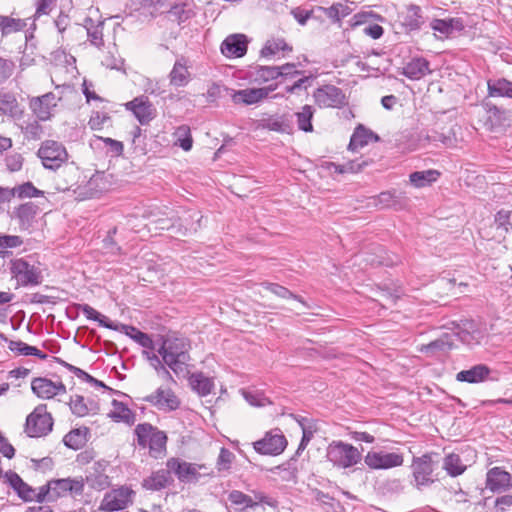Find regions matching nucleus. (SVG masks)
I'll list each match as a JSON object with an SVG mask.
<instances>
[{
    "instance_id": "f257e3e1",
    "label": "nucleus",
    "mask_w": 512,
    "mask_h": 512,
    "mask_svg": "<svg viewBox=\"0 0 512 512\" xmlns=\"http://www.w3.org/2000/svg\"><path fill=\"white\" fill-rule=\"evenodd\" d=\"M160 344L157 352L161 355L163 362L175 373L179 374L184 370V366L190 361L189 351L191 349L190 340L182 335L168 334L160 336Z\"/></svg>"
},
{
    "instance_id": "f03ea898",
    "label": "nucleus",
    "mask_w": 512,
    "mask_h": 512,
    "mask_svg": "<svg viewBox=\"0 0 512 512\" xmlns=\"http://www.w3.org/2000/svg\"><path fill=\"white\" fill-rule=\"evenodd\" d=\"M137 445L141 449H148L151 457L158 459L166 454L168 437L151 423L144 422L136 425L134 429Z\"/></svg>"
},
{
    "instance_id": "7ed1b4c3",
    "label": "nucleus",
    "mask_w": 512,
    "mask_h": 512,
    "mask_svg": "<svg viewBox=\"0 0 512 512\" xmlns=\"http://www.w3.org/2000/svg\"><path fill=\"white\" fill-rule=\"evenodd\" d=\"M439 458L440 455L437 452H427L412 458L410 466L412 470L411 484L414 488L422 491L424 487H428L435 482L433 472L439 465Z\"/></svg>"
},
{
    "instance_id": "20e7f679",
    "label": "nucleus",
    "mask_w": 512,
    "mask_h": 512,
    "mask_svg": "<svg viewBox=\"0 0 512 512\" xmlns=\"http://www.w3.org/2000/svg\"><path fill=\"white\" fill-rule=\"evenodd\" d=\"M326 457L334 466L346 469L357 465L362 459V454L352 444L334 440L327 447Z\"/></svg>"
},
{
    "instance_id": "39448f33",
    "label": "nucleus",
    "mask_w": 512,
    "mask_h": 512,
    "mask_svg": "<svg viewBox=\"0 0 512 512\" xmlns=\"http://www.w3.org/2000/svg\"><path fill=\"white\" fill-rule=\"evenodd\" d=\"M9 270L12 278L16 279L17 285L21 287L38 286L43 281L41 269L24 258L12 259Z\"/></svg>"
},
{
    "instance_id": "423d86ee",
    "label": "nucleus",
    "mask_w": 512,
    "mask_h": 512,
    "mask_svg": "<svg viewBox=\"0 0 512 512\" xmlns=\"http://www.w3.org/2000/svg\"><path fill=\"white\" fill-rule=\"evenodd\" d=\"M52 428L53 418L47 412L46 404H39L27 416L24 431L29 437H42L50 433Z\"/></svg>"
},
{
    "instance_id": "0eeeda50",
    "label": "nucleus",
    "mask_w": 512,
    "mask_h": 512,
    "mask_svg": "<svg viewBox=\"0 0 512 512\" xmlns=\"http://www.w3.org/2000/svg\"><path fill=\"white\" fill-rule=\"evenodd\" d=\"M44 168L49 170H57L68 160V153L63 144L53 141H44L37 152Z\"/></svg>"
},
{
    "instance_id": "6e6552de",
    "label": "nucleus",
    "mask_w": 512,
    "mask_h": 512,
    "mask_svg": "<svg viewBox=\"0 0 512 512\" xmlns=\"http://www.w3.org/2000/svg\"><path fill=\"white\" fill-rule=\"evenodd\" d=\"M313 98L320 108H342L348 104L343 90L331 84L317 88L313 93Z\"/></svg>"
},
{
    "instance_id": "1a4fd4ad",
    "label": "nucleus",
    "mask_w": 512,
    "mask_h": 512,
    "mask_svg": "<svg viewBox=\"0 0 512 512\" xmlns=\"http://www.w3.org/2000/svg\"><path fill=\"white\" fill-rule=\"evenodd\" d=\"M166 467L174 473L177 479L182 483H197L201 474L200 469L205 468L203 464L186 462L180 458L172 457L166 462Z\"/></svg>"
},
{
    "instance_id": "9d476101",
    "label": "nucleus",
    "mask_w": 512,
    "mask_h": 512,
    "mask_svg": "<svg viewBox=\"0 0 512 512\" xmlns=\"http://www.w3.org/2000/svg\"><path fill=\"white\" fill-rule=\"evenodd\" d=\"M160 411L172 412L180 407L181 401L171 388L159 387L150 395L142 398Z\"/></svg>"
},
{
    "instance_id": "9b49d317",
    "label": "nucleus",
    "mask_w": 512,
    "mask_h": 512,
    "mask_svg": "<svg viewBox=\"0 0 512 512\" xmlns=\"http://www.w3.org/2000/svg\"><path fill=\"white\" fill-rule=\"evenodd\" d=\"M202 215L197 211H188L175 219L170 225H161V229L171 230L173 233L186 236L195 233L201 227Z\"/></svg>"
},
{
    "instance_id": "f8f14e48",
    "label": "nucleus",
    "mask_w": 512,
    "mask_h": 512,
    "mask_svg": "<svg viewBox=\"0 0 512 512\" xmlns=\"http://www.w3.org/2000/svg\"><path fill=\"white\" fill-rule=\"evenodd\" d=\"M286 446L287 440L280 430H276L275 433L273 431L267 432L262 439L253 443L255 451L262 455H279Z\"/></svg>"
},
{
    "instance_id": "ddd939ff",
    "label": "nucleus",
    "mask_w": 512,
    "mask_h": 512,
    "mask_svg": "<svg viewBox=\"0 0 512 512\" xmlns=\"http://www.w3.org/2000/svg\"><path fill=\"white\" fill-rule=\"evenodd\" d=\"M365 464L374 470H386L402 466L404 457L402 453L368 452L364 457Z\"/></svg>"
},
{
    "instance_id": "4468645a",
    "label": "nucleus",
    "mask_w": 512,
    "mask_h": 512,
    "mask_svg": "<svg viewBox=\"0 0 512 512\" xmlns=\"http://www.w3.org/2000/svg\"><path fill=\"white\" fill-rule=\"evenodd\" d=\"M125 108L131 111L141 125L149 124L156 116L157 110L147 96L141 95L125 103Z\"/></svg>"
},
{
    "instance_id": "2eb2a0df",
    "label": "nucleus",
    "mask_w": 512,
    "mask_h": 512,
    "mask_svg": "<svg viewBox=\"0 0 512 512\" xmlns=\"http://www.w3.org/2000/svg\"><path fill=\"white\" fill-rule=\"evenodd\" d=\"M486 489L493 493H503L512 488V476L502 467H493L486 473Z\"/></svg>"
},
{
    "instance_id": "dca6fc26",
    "label": "nucleus",
    "mask_w": 512,
    "mask_h": 512,
    "mask_svg": "<svg viewBox=\"0 0 512 512\" xmlns=\"http://www.w3.org/2000/svg\"><path fill=\"white\" fill-rule=\"evenodd\" d=\"M276 89V85H270L262 88H247L242 90H232V100L235 104L252 105L260 102Z\"/></svg>"
},
{
    "instance_id": "f3484780",
    "label": "nucleus",
    "mask_w": 512,
    "mask_h": 512,
    "mask_svg": "<svg viewBox=\"0 0 512 512\" xmlns=\"http://www.w3.org/2000/svg\"><path fill=\"white\" fill-rule=\"evenodd\" d=\"M52 501H57L60 497L65 496L68 492L76 495H81L84 491V479H52Z\"/></svg>"
},
{
    "instance_id": "a211bd4d",
    "label": "nucleus",
    "mask_w": 512,
    "mask_h": 512,
    "mask_svg": "<svg viewBox=\"0 0 512 512\" xmlns=\"http://www.w3.org/2000/svg\"><path fill=\"white\" fill-rule=\"evenodd\" d=\"M130 491L120 488L112 490L104 495L100 504V510L105 512H117L127 508L130 502Z\"/></svg>"
},
{
    "instance_id": "6ab92c4d",
    "label": "nucleus",
    "mask_w": 512,
    "mask_h": 512,
    "mask_svg": "<svg viewBox=\"0 0 512 512\" xmlns=\"http://www.w3.org/2000/svg\"><path fill=\"white\" fill-rule=\"evenodd\" d=\"M248 38L244 34H232L224 39L221 52L226 57H243L247 52Z\"/></svg>"
},
{
    "instance_id": "aec40b11",
    "label": "nucleus",
    "mask_w": 512,
    "mask_h": 512,
    "mask_svg": "<svg viewBox=\"0 0 512 512\" xmlns=\"http://www.w3.org/2000/svg\"><path fill=\"white\" fill-rule=\"evenodd\" d=\"M55 99V94L48 92L30 100V109L38 120L47 121L51 118V109L56 106Z\"/></svg>"
},
{
    "instance_id": "412c9836",
    "label": "nucleus",
    "mask_w": 512,
    "mask_h": 512,
    "mask_svg": "<svg viewBox=\"0 0 512 512\" xmlns=\"http://www.w3.org/2000/svg\"><path fill=\"white\" fill-rule=\"evenodd\" d=\"M370 141H380L379 135L363 124H358L350 137L347 149L351 152H356L358 149L366 146Z\"/></svg>"
},
{
    "instance_id": "4be33fe9",
    "label": "nucleus",
    "mask_w": 512,
    "mask_h": 512,
    "mask_svg": "<svg viewBox=\"0 0 512 512\" xmlns=\"http://www.w3.org/2000/svg\"><path fill=\"white\" fill-rule=\"evenodd\" d=\"M373 203L381 209L393 208L395 210L402 209L406 204V197L403 192L397 190H388L379 193L373 197Z\"/></svg>"
},
{
    "instance_id": "5701e85b",
    "label": "nucleus",
    "mask_w": 512,
    "mask_h": 512,
    "mask_svg": "<svg viewBox=\"0 0 512 512\" xmlns=\"http://www.w3.org/2000/svg\"><path fill=\"white\" fill-rule=\"evenodd\" d=\"M174 479L171 476L170 469H159L151 473L150 476L145 478L142 482V486L146 490L150 491H161L166 487L172 485Z\"/></svg>"
},
{
    "instance_id": "b1692460",
    "label": "nucleus",
    "mask_w": 512,
    "mask_h": 512,
    "mask_svg": "<svg viewBox=\"0 0 512 512\" xmlns=\"http://www.w3.org/2000/svg\"><path fill=\"white\" fill-rule=\"evenodd\" d=\"M491 373V369L485 364H477L472 366L470 369L461 370L456 374V380L458 382H467L470 384H476L484 382L488 379Z\"/></svg>"
},
{
    "instance_id": "393cba45",
    "label": "nucleus",
    "mask_w": 512,
    "mask_h": 512,
    "mask_svg": "<svg viewBox=\"0 0 512 512\" xmlns=\"http://www.w3.org/2000/svg\"><path fill=\"white\" fill-rule=\"evenodd\" d=\"M38 212L39 207L36 204L26 202L14 209L13 216L18 220L20 227L27 229L32 225Z\"/></svg>"
},
{
    "instance_id": "a878e982",
    "label": "nucleus",
    "mask_w": 512,
    "mask_h": 512,
    "mask_svg": "<svg viewBox=\"0 0 512 512\" xmlns=\"http://www.w3.org/2000/svg\"><path fill=\"white\" fill-rule=\"evenodd\" d=\"M107 188L104 173L96 172L82 188L80 194L86 198H98Z\"/></svg>"
},
{
    "instance_id": "bb28decb",
    "label": "nucleus",
    "mask_w": 512,
    "mask_h": 512,
    "mask_svg": "<svg viewBox=\"0 0 512 512\" xmlns=\"http://www.w3.org/2000/svg\"><path fill=\"white\" fill-rule=\"evenodd\" d=\"M170 84L175 87H183L189 83L190 73L187 67V60L181 57L176 60L169 73Z\"/></svg>"
},
{
    "instance_id": "cd10ccee",
    "label": "nucleus",
    "mask_w": 512,
    "mask_h": 512,
    "mask_svg": "<svg viewBox=\"0 0 512 512\" xmlns=\"http://www.w3.org/2000/svg\"><path fill=\"white\" fill-rule=\"evenodd\" d=\"M429 61L422 57L413 58L404 67L402 74L409 79L418 80L430 73Z\"/></svg>"
},
{
    "instance_id": "c85d7f7f",
    "label": "nucleus",
    "mask_w": 512,
    "mask_h": 512,
    "mask_svg": "<svg viewBox=\"0 0 512 512\" xmlns=\"http://www.w3.org/2000/svg\"><path fill=\"white\" fill-rule=\"evenodd\" d=\"M72 307L75 308L77 311H82L84 315L87 317V319L98 322L100 326H103L107 329L114 331L119 330V326L117 323L109 320L108 317L102 315L88 304L74 303Z\"/></svg>"
},
{
    "instance_id": "c756f323",
    "label": "nucleus",
    "mask_w": 512,
    "mask_h": 512,
    "mask_svg": "<svg viewBox=\"0 0 512 512\" xmlns=\"http://www.w3.org/2000/svg\"><path fill=\"white\" fill-rule=\"evenodd\" d=\"M119 330L125 333L127 336L135 340L140 346L148 350H156V344L154 340L147 334L140 331L138 328L126 325L118 324Z\"/></svg>"
},
{
    "instance_id": "7c9ffc66",
    "label": "nucleus",
    "mask_w": 512,
    "mask_h": 512,
    "mask_svg": "<svg viewBox=\"0 0 512 512\" xmlns=\"http://www.w3.org/2000/svg\"><path fill=\"white\" fill-rule=\"evenodd\" d=\"M31 390L38 398L42 399H51L56 396L54 382L45 377L34 378L31 382Z\"/></svg>"
},
{
    "instance_id": "2f4dec72",
    "label": "nucleus",
    "mask_w": 512,
    "mask_h": 512,
    "mask_svg": "<svg viewBox=\"0 0 512 512\" xmlns=\"http://www.w3.org/2000/svg\"><path fill=\"white\" fill-rule=\"evenodd\" d=\"M0 114L18 117L22 114L15 95L11 92H0Z\"/></svg>"
},
{
    "instance_id": "473e14b6",
    "label": "nucleus",
    "mask_w": 512,
    "mask_h": 512,
    "mask_svg": "<svg viewBox=\"0 0 512 512\" xmlns=\"http://www.w3.org/2000/svg\"><path fill=\"white\" fill-rule=\"evenodd\" d=\"M112 406L114 408L108 416L116 422H124L128 425H133L136 420L135 414L121 401L116 399L112 400Z\"/></svg>"
},
{
    "instance_id": "72a5a7b5",
    "label": "nucleus",
    "mask_w": 512,
    "mask_h": 512,
    "mask_svg": "<svg viewBox=\"0 0 512 512\" xmlns=\"http://www.w3.org/2000/svg\"><path fill=\"white\" fill-rule=\"evenodd\" d=\"M487 89L490 97H508L512 99V82L505 78L488 80Z\"/></svg>"
},
{
    "instance_id": "f704fd0d",
    "label": "nucleus",
    "mask_w": 512,
    "mask_h": 512,
    "mask_svg": "<svg viewBox=\"0 0 512 512\" xmlns=\"http://www.w3.org/2000/svg\"><path fill=\"white\" fill-rule=\"evenodd\" d=\"M449 338L448 334H444L428 344L421 345L419 351L428 356H435L438 352L449 351L453 347V343L449 341Z\"/></svg>"
},
{
    "instance_id": "c9c22d12",
    "label": "nucleus",
    "mask_w": 512,
    "mask_h": 512,
    "mask_svg": "<svg viewBox=\"0 0 512 512\" xmlns=\"http://www.w3.org/2000/svg\"><path fill=\"white\" fill-rule=\"evenodd\" d=\"M88 434L89 429L87 427L73 429L64 436L63 443L73 450L81 449L88 440Z\"/></svg>"
},
{
    "instance_id": "e433bc0d",
    "label": "nucleus",
    "mask_w": 512,
    "mask_h": 512,
    "mask_svg": "<svg viewBox=\"0 0 512 512\" xmlns=\"http://www.w3.org/2000/svg\"><path fill=\"white\" fill-rule=\"evenodd\" d=\"M189 383L192 389L200 396L209 395L214 388L213 380L206 377L202 372L192 374L189 378Z\"/></svg>"
},
{
    "instance_id": "4c0bfd02",
    "label": "nucleus",
    "mask_w": 512,
    "mask_h": 512,
    "mask_svg": "<svg viewBox=\"0 0 512 512\" xmlns=\"http://www.w3.org/2000/svg\"><path fill=\"white\" fill-rule=\"evenodd\" d=\"M440 176V172L434 169L415 171L409 175L411 185L416 188H422L435 182Z\"/></svg>"
},
{
    "instance_id": "58836bf2",
    "label": "nucleus",
    "mask_w": 512,
    "mask_h": 512,
    "mask_svg": "<svg viewBox=\"0 0 512 512\" xmlns=\"http://www.w3.org/2000/svg\"><path fill=\"white\" fill-rule=\"evenodd\" d=\"M261 285L265 290L270 291L271 293H273L274 295H276L279 298L296 300L308 308L306 301L301 296L294 294L288 288H286L278 283H272V282L265 281V282H262Z\"/></svg>"
},
{
    "instance_id": "ea45409f",
    "label": "nucleus",
    "mask_w": 512,
    "mask_h": 512,
    "mask_svg": "<svg viewBox=\"0 0 512 512\" xmlns=\"http://www.w3.org/2000/svg\"><path fill=\"white\" fill-rule=\"evenodd\" d=\"M315 109L311 105H304L301 111L295 113L298 129L303 132H313L312 119Z\"/></svg>"
},
{
    "instance_id": "a19ab883",
    "label": "nucleus",
    "mask_w": 512,
    "mask_h": 512,
    "mask_svg": "<svg viewBox=\"0 0 512 512\" xmlns=\"http://www.w3.org/2000/svg\"><path fill=\"white\" fill-rule=\"evenodd\" d=\"M443 469L451 477H457L464 473L466 466L458 454L450 453L445 456L443 461Z\"/></svg>"
},
{
    "instance_id": "79ce46f5",
    "label": "nucleus",
    "mask_w": 512,
    "mask_h": 512,
    "mask_svg": "<svg viewBox=\"0 0 512 512\" xmlns=\"http://www.w3.org/2000/svg\"><path fill=\"white\" fill-rule=\"evenodd\" d=\"M26 25V21L23 19L0 15V30L2 36L22 31L25 29Z\"/></svg>"
},
{
    "instance_id": "37998d69",
    "label": "nucleus",
    "mask_w": 512,
    "mask_h": 512,
    "mask_svg": "<svg viewBox=\"0 0 512 512\" xmlns=\"http://www.w3.org/2000/svg\"><path fill=\"white\" fill-rule=\"evenodd\" d=\"M423 23L421 8L411 4L407 7V13L403 18V25L410 31L420 29Z\"/></svg>"
},
{
    "instance_id": "c03bdc74",
    "label": "nucleus",
    "mask_w": 512,
    "mask_h": 512,
    "mask_svg": "<svg viewBox=\"0 0 512 512\" xmlns=\"http://www.w3.org/2000/svg\"><path fill=\"white\" fill-rule=\"evenodd\" d=\"M318 10L324 12L333 22H340L341 19L351 14L352 9L343 3H334L330 7H317Z\"/></svg>"
},
{
    "instance_id": "a18cd8bd",
    "label": "nucleus",
    "mask_w": 512,
    "mask_h": 512,
    "mask_svg": "<svg viewBox=\"0 0 512 512\" xmlns=\"http://www.w3.org/2000/svg\"><path fill=\"white\" fill-rule=\"evenodd\" d=\"M165 16L168 20L176 22L178 25L184 23L192 16V11L187 9V4L178 3L173 5L166 13Z\"/></svg>"
},
{
    "instance_id": "49530a36",
    "label": "nucleus",
    "mask_w": 512,
    "mask_h": 512,
    "mask_svg": "<svg viewBox=\"0 0 512 512\" xmlns=\"http://www.w3.org/2000/svg\"><path fill=\"white\" fill-rule=\"evenodd\" d=\"M279 51H292V47L288 45L283 38H277L266 41L260 51L262 57L275 55Z\"/></svg>"
},
{
    "instance_id": "de8ad7c7",
    "label": "nucleus",
    "mask_w": 512,
    "mask_h": 512,
    "mask_svg": "<svg viewBox=\"0 0 512 512\" xmlns=\"http://www.w3.org/2000/svg\"><path fill=\"white\" fill-rule=\"evenodd\" d=\"M14 197L19 199L42 197L44 191L39 190L30 181L24 182L20 185L13 187Z\"/></svg>"
},
{
    "instance_id": "09e8293b",
    "label": "nucleus",
    "mask_w": 512,
    "mask_h": 512,
    "mask_svg": "<svg viewBox=\"0 0 512 512\" xmlns=\"http://www.w3.org/2000/svg\"><path fill=\"white\" fill-rule=\"evenodd\" d=\"M260 126L264 129L280 133H288L291 130L289 122L284 120L283 117H270L263 119Z\"/></svg>"
},
{
    "instance_id": "8fccbe9b",
    "label": "nucleus",
    "mask_w": 512,
    "mask_h": 512,
    "mask_svg": "<svg viewBox=\"0 0 512 512\" xmlns=\"http://www.w3.org/2000/svg\"><path fill=\"white\" fill-rule=\"evenodd\" d=\"M85 481L91 488L96 490H103L108 486V476L96 467L93 468V471L88 472Z\"/></svg>"
},
{
    "instance_id": "3c124183",
    "label": "nucleus",
    "mask_w": 512,
    "mask_h": 512,
    "mask_svg": "<svg viewBox=\"0 0 512 512\" xmlns=\"http://www.w3.org/2000/svg\"><path fill=\"white\" fill-rule=\"evenodd\" d=\"M254 75L256 80L267 82L280 77L281 72L278 66H257Z\"/></svg>"
},
{
    "instance_id": "603ef678",
    "label": "nucleus",
    "mask_w": 512,
    "mask_h": 512,
    "mask_svg": "<svg viewBox=\"0 0 512 512\" xmlns=\"http://www.w3.org/2000/svg\"><path fill=\"white\" fill-rule=\"evenodd\" d=\"M0 337L8 342L9 350L18 355L30 356V352L34 351L32 348L33 346H30L21 340H8V338L2 333H0Z\"/></svg>"
},
{
    "instance_id": "864d4df0",
    "label": "nucleus",
    "mask_w": 512,
    "mask_h": 512,
    "mask_svg": "<svg viewBox=\"0 0 512 512\" xmlns=\"http://www.w3.org/2000/svg\"><path fill=\"white\" fill-rule=\"evenodd\" d=\"M154 350H144L143 355L146 357V359L150 362L151 366L157 371L162 372L164 376L173 381V377L171 373L166 369L162 361L160 360L159 356L153 352Z\"/></svg>"
},
{
    "instance_id": "5fc2aeb1",
    "label": "nucleus",
    "mask_w": 512,
    "mask_h": 512,
    "mask_svg": "<svg viewBox=\"0 0 512 512\" xmlns=\"http://www.w3.org/2000/svg\"><path fill=\"white\" fill-rule=\"evenodd\" d=\"M178 136V144L184 151H189L192 148L193 139L191 136L190 128L187 125H182L176 130Z\"/></svg>"
},
{
    "instance_id": "6e6d98bb",
    "label": "nucleus",
    "mask_w": 512,
    "mask_h": 512,
    "mask_svg": "<svg viewBox=\"0 0 512 512\" xmlns=\"http://www.w3.org/2000/svg\"><path fill=\"white\" fill-rule=\"evenodd\" d=\"M306 422H307L306 418H301L300 420H298V423L302 428V438H301V441H300L299 446L296 451V454H298V455L303 450H305V448L307 447V445L313 438V434H314V430L312 429L311 426L306 425Z\"/></svg>"
},
{
    "instance_id": "4d7b16f0",
    "label": "nucleus",
    "mask_w": 512,
    "mask_h": 512,
    "mask_svg": "<svg viewBox=\"0 0 512 512\" xmlns=\"http://www.w3.org/2000/svg\"><path fill=\"white\" fill-rule=\"evenodd\" d=\"M40 120H33L22 126V132L28 140H39L43 134V127L39 123Z\"/></svg>"
},
{
    "instance_id": "13d9d810",
    "label": "nucleus",
    "mask_w": 512,
    "mask_h": 512,
    "mask_svg": "<svg viewBox=\"0 0 512 512\" xmlns=\"http://www.w3.org/2000/svg\"><path fill=\"white\" fill-rule=\"evenodd\" d=\"M70 409L77 417H84L89 413V409L81 395H75L70 399Z\"/></svg>"
},
{
    "instance_id": "bf43d9fd",
    "label": "nucleus",
    "mask_w": 512,
    "mask_h": 512,
    "mask_svg": "<svg viewBox=\"0 0 512 512\" xmlns=\"http://www.w3.org/2000/svg\"><path fill=\"white\" fill-rule=\"evenodd\" d=\"M485 106L488 114L487 119L491 122V125H502L505 120V111L490 103H486Z\"/></svg>"
},
{
    "instance_id": "052dcab7",
    "label": "nucleus",
    "mask_w": 512,
    "mask_h": 512,
    "mask_svg": "<svg viewBox=\"0 0 512 512\" xmlns=\"http://www.w3.org/2000/svg\"><path fill=\"white\" fill-rule=\"evenodd\" d=\"M234 458L235 455L228 448L222 447L217 459L218 471H228L231 468Z\"/></svg>"
},
{
    "instance_id": "680f3d73",
    "label": "nucleus",
    "mask_w": 512,
    "mask_h": 512,
    "mask_svg": "<svg viewBox=\"0 0 512 512\" xmlns=\"http://www.w3.org/2000/svg\"><path fill=\"white\" fill-rule=\"evenodd\" d=\"M373 163L372 159H355L350 160L345 165V171L346 173H359L363 171L366 167L370 166Z\"/></svg>"
},
{
    "instance_id": "e2e57ef3",
    "label": "nucleus",
    "mask_w": 512,
    "mask_h": 512,
    "mask_svg": "<svg viewBox=\"0 0 512 512\" xmlns=\"http://www.w3.org/2000/svg\"><path fill=\"white\" fill-rule=\"evenodd\" d=\"M24 157L20 153H12L6 156L5 165L10 172H17L22 169Z\"/></svg>"
},
{
    "instance_id": "0e129e2a",
    "label": "nucleus",
    "mask_w": 512,
    "mask_h": 512,
    "mask_svg": "<svg viewBox=\"0 0 512 512\" xmlns=\"http://www.w3.org/2000/svg\"><path fill=\"white\" fill-rule=\"evenodd\" d=\"M111 118L107 113L94 111L89 119L88 125L92 130H100Z\"/></svg>"
},
{
    "instance_id": "69168bd1",
    "label": "nucleus",
    "mask_w": 512,
    "mask_h": 512,
    "mask_svg": "<svg viewBox=\"0 0 512 512\" xmlns=\"http://www.w3.org/2000/svg\"><path fill=\"white\" fill-rule=\"evenodd\" d=\"M15 69V63L10 59L0 57V84L9 79Z\"/></svg>"
},
{
    "instance_id": "338daca9",
    "label": "nucleus",
    "mask_w": 512,
    "mask_h": 512,
    "mask_svg": "<svg viewBox=\"0 0 512 512\" xmlns=\"http://www.w3.org/2000/svg\"><path fill=\"white\" fill-rule=\"evenodd\" d=\"M99 139L109 148V152L112 156H121L124 151V145L121 141L109 138V137H99Z\"/></svg>"
},
{
    "instance_id": "774afa93",
    "label": "nucleus",
    "mask_w": 512,
    "mask_h": 512,
    "mask_svg": "<svg viewBox=\"0 0 512 512\" xmlns=\"http://www.w3.org/2000/svg\"><path fill=\"white\" fill-rule=\"evenodd\" d=\"M102 30V24L87 29L89 41L96 47H101L104 45Z\"/></svg>"
}]
</instances>
